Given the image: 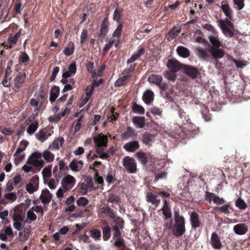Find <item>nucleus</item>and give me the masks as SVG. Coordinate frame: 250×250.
I'll return each instance as SVG.
<instances>
[{
	"label": "nucleus",
	"mask_w": 250,
	"mask_h": 250,
	"mask_svg": "<svg viewBox=\"0 0 250 250\" xmlns=\"http://www.w3.org/2000/svg\"><path fill=\"white\" fill-rule=\"evenodd\" d=\"M93 140L95 145L96 152L102 159H106L109 155L104 151L107 146V137L102 133L95 135L93 137Z\"/></svg>",
	"instance_id": "nucleus-1"
},
{
	"label": "nucleus",
	"mask_w": 250,
	"mask_h": 250,
	"mask_svg": "<svg viewBox=\"0 0 250 250\" xmlns=\"http://www.w3.org/2000/svg\"><path fill=\"white\" fill-rule=\"evenodd\" d=\"M175 224L172 228L173 234L177 237L181 236L186 231L184 218L178 214H175Z\"/></svg>",
	"instance_id": "nucleus-2"
},
{
	"label": "nucleus",
	"mask_w": 250,
	"mask_h": 250,
	"mask_svg": "<svg viewBox=\"0 0 250 250\" xmlns=\"http://www.w3.org/2000/svg\"><path fill=\"white\" fill-rule=\"evenodd\" d=\"M219 26L224 34L230 37L234 36V26L228 18L224 20H218Z\"/></svg>",
	"instance_id": "nucleus-3"
},
{
	"label": "nucleus",
	"mask_w": 250,
	"mask_h": 250,
	"mask_svg": "<svg viewBox=\"0 0 250 250\" xmlns=\"http://www.w3.org/2000/svg\"><path fill=\"white\" fill-rule=\"evenodd\" d=\"M123 165L129 173H134L137 171V164L134 158L129 156L123 159Z\"/></svg>",
	"instance_id": "nucleus-4"
},
{
	"label": "nucleus",
	"mask_w": 250,
	"mask_h": 250,
	"mask_svg": "<svg viewBox=\"0 0 250 250\" xmlns=\"http://www.w3.org/2000/svg\"><path fill=\"white\" fill-rule=\"evenodd\" d=\"M75 178L71 175L65 176L62 180V186L65 190L72 188L76 184Z\"/></svg>",
	"instance_id": "nucleus-5"
},
{
	"label": "nucleus",
	"mask_w": 250,
	"mask_h": 250,
	"mask_svg": "<svg viewBox=\"0 0 250 250\" xmlns=\"http://www.w3.org/2000/svg\"><path fill=\"white\" fill-rule=\"evenodd\" d=\"M39 179L38 176H35L31 178L30 182L26 185V191L30 193H33L39 189Z\"/></svg>",
	"instance_id": "nucleus-6"
},
{
	"label": "nucleus",
	"mask_w": 250,
	"mask_h": 250,
	"mask_svg": "<svg viewBox=\"0 0 250 250\" xmlns=\"http://www.w3.org/2000/svg\"><path fill=\"white\" fill-rule=\"evenodd\" d=\"M184 66V64L174 59L169 60L167 63V66L168 69L173 73L177 72L180 70H183Z\"/></svg>",
	"instance_id": "nucleus-7"
},
{
	"label": "nucleus",
	"mask_w": 250,
	"mask_h": 250,
	"mask_svg": "<svg viewBox=\"0 0 250 250\" xmlns=\"http://www.w3.org/2000/svg\"><path fill=\"white\" fill-rule=\"evenodd\" d=\"M209 52L214 59L222 58L225 55L224 50L219 47H211L209 49Z\"/></svg>",
	"instance_id": "nucleus-8"
},
{
	"label": "nucleus",
	"mask_w": 250,
	"mask_h": 250,
	"mask_svg": "<svg viewBox=\"0 0 250 250\" xmlns=\"http://www.w3.org/2000/svg\"><path fill=\"white\" fill-rule=\"evenodd\" d=\"M183 70L187 75L193 79L196 78L199 74L198 70L196 68L188 65H184L183 67Z\"/></svg>",
	"instance_id": "nucleus-9"
},
{
	"label": "nucleus",
	"mask_w": 250,
	"mask_h": 250,
	"mask_svg": "<svg viewBox=\"0 0 250 250\" xmlns=\"http://www.w3.org/2000/svg\"><path fill=\"white\" fill-rule=\"evenodd\" d=\"M163 78L161 75L151 74L148 77V81L150 83H153L159 86L162 89L164 88V86L161 85Z\"/></svg>",
	"instance_id": "nucleus-10"
},
{
	"label": "nucleus",
	"mask_w": 250,
	"mask_h": 250,
	"mask_svg": "<svg viewBox=\"0 0 250 250\" xmlns=\"http://www.w3.org/2000/svg\"><path fill=\"white\" fill-rule=\"evenodd\" d=\"M52 197V194L47 189L42 190L40 196L42 203L44 205L49 204L50 202Z\"/></svg>",
	"instance_id": "nucleus-11"
},
{
	"label": "nucleus",
	"mask_w": 250,
	"mask_h": 250,
	"mask_svg": "<svg viewBox=\"0 0 250 250\" xmlns=\"http://www.w3.org/2000/svg\"><path fill=\"white\" fill-rule=\"evenodd\" d=\"M13 236V232L12 228L10 227H7L4 229L0 230V240L2 241L7 240V236Z\"/></svg>",
	"instance_id": "nucleus-12"
},
{
	"label": "nucleus",
	"mask_w": 250,
	"mask_h": 250,
	"mask_svg": "<svg viewBox=\"0 0 250 250\" xmlns=\"http://www.w3.org/2000/svg\"><path fill=\"white\" fill-rule=\"evenodd\" d=\"M190 222L192 228L196 229L200 226L201 223L199 220L198 215L194 211L192 212L190 214Z\"/></svg>",
	"instance_id": "nucleus-13"
},
{
	"label": "nucleus",
	"mask_w": 250,
	"mask_h": 250,
	"mask_svg": "<svg viewBox=\"0 0 250 250\" xmlns=\"http://www.w3.org/2000/svg\"><path fill=\"white\" fill-rule=\"evenodd\" d=\"M138 141H133L124 145V148L128 152H134L139 148Z\"/></svg>",
	"instance_id": "nucleus-14"
},
{
	"label": "nucleus",
	"mask_w": 250,
	"mask_h": 250,
	"mask_svg": "<svg viewBox=\"0 0 250 250\" xmlns=\"http://www.w3.org/2000/svg\"><path fill=\"white\" fill-rule=\"evenodd\" d=\"M25 77V73H19L14 80L15 87L17 88H20L23 84Z\"/></svg>",
	"instance_id": "nucleus-15"
},
{
	"label": "nucleus",
	"mask_w": 250,
	"mask_h": 250,
	"mask_svg": "<svg viewBox=\"0 0 250 250\" xmlns=\"http://www.w3.org/2000/svg\"><path fill=\"white\" fill-rule=\"evenodd\" d=\"M155 138L156 135L146 132L143 135L142 140L144 144L148 145L155 141Z\"/></svg>",
	"instance_id": "nucleus-16"
},
{
	"label": "nucleus",
	"mask_w": 250,
	"mask_h": 250,
	"mask_svg": "<svg viewBox=\"0 0 250 250\" xmlns=\"http://www.w3.org/2000/svg\"><path fill=\"white\" fill-rule=\"evenodd\" d=\"M109 26V22L107 21V18H105L103 20L100 30L99 36L100 38L104 39L105 35L108 33V27Z\"/></svg>",
	"instance_id": "nucleus-17"
},
{
	"label": "nucleus",
	"mask_w": 250,
	"mask_h": 250,
	"mask_svg": "<svg viewBox=\"0 0 250 250\" xmlns=\"http://www.w3.org/2000/svg\"><path fill=\"white\" fill-rule=\"evenodd\" d=\"M154 97V93L150 90H147L144 93L143 99L146 104H149L153 102Z\"/></svg>",
	"instance_id": "nucleus-18"
},
{
	"label": "nucleus",
	"mask_w": 250,
	"mask_h": 250,
	"mask_svg": "<svg viewBox=\"0 0 250 250\" xmlns=\"http://www.w3.org/2000/svg\"><path fill=\"white\" fill-rule=\"evenodd\" d=\"M83 162L81 160H73L69 164L70 168L75 172L79 171L83 167Z\"/></svg>",
	"instance_id": "nucleus-19"
},
{
	"label": "nucleus",
	"mask_w": 250,
	"mask_h": 250,
	"mask_svg": "<svg viewBox=\"0 0 250 250\" xmlns=\"http://www.w3.org/2000/svg\"><path fill=\"white\" fill-rule=\"evenodd\" d=\"M211 243L214 249H220L222 246L221 242L218 235L215 232L211 235Z\"/></svg>",
	"instance_id": "nucleus-20"
},
{
	"label": "nucleus",
	"mask_w": 250,
	"mask_h": 250,
	"mask_svg": "<svg viewBox=\"0 0 250 250\" xmlns=\"http://www.w3.org/2000/svg\"><path fill=\"white\" fill-rule=\"evenodd\" d=\"M233 230L237 234L243 235L247 232L248 229L245 225L239 224L234 226Z\"/></svg>",
	"instance_id": "nucleus-21"
},
{
	"label": "nucleus",
	"mask_w": 250,
	"mask_h": 250,
	"mask_svg": "<svg viewBox=\"0 0 250 250\" xmlns=\"http://www.w3.org/2000/svg\"><path fill=\"white\" fill-rule=\"evenodd\" d=\"M132 122L137 128H143L146 124L145 118L144 117H134L132 119Z\"/></svg>",
	"instance_id": "nucleus-22"
},
{
	"label": "nucleus",
	"mask_w": 250,
	"mask_h": 250,
	"mask_svg": "<svg viewBox=\"0 0 250 250\" xmlns=\"http://www.w3.org/2000/svg\"><path fill=\"white\" fill-rule=\"evenodd\" d=\"M181 31L180 27H174L167 34L166 38L169 41H171L177 37Z\"/></svg>",
	"instance_id": "nucleus-23"
},
{
	"label": "nucleus",
	"mask_w": 250,
	"mask_h": 250,
	"mask_svg": "<svg viewBox=\"0 0 250 250\" xmlns=\"http://www.w3.org/2000/svg\"><path fill=\"white\" fill-rule=\"evenodd\" d=\"M146 201L148 202L151 203L152 204L156 206V207L158 206L160 202V200L157 198L156 195L151 192L147 193Z\"/></svg>",
	"instance_id": "nucleus-24"
},
{
	"label": "nucleus",
	"mask_w": 250,
	"mask_h": 250,
	"mask_svg": "<svg viewBox=\"0 0 250 250\" xmlns=\"http://www.w3.org/2000/svg\"><path fill=\"white\" fill-rule=\"evenodd\" d=\"M60 93V88L59 86H55L51 89L49 100L53 103L57 98Z\"/></svg>",
	"instance_id": "nucleus-25"
},
{
	"label": "nucleus",
	"mask_w": 250,
	"mask_h": 250,
	"mask_svg": "<svg viewBox=\"0 0 250 250\" xmlns=\"http://www.w3.org/2000/svg\"><path fill=\"white\" fill-rule=\"evenodd\" d=\"M196 55L201 59L206 60L208 58V51L201 47H196Z\"/></svg>",
	"instance_id": "nucleus-26"
},
{
	"label": "nucleus",
	"mask_w": 250,
	"mask_h": 250,
	"mask_svg": "<svg viewBox=\"0 0 250 250\" xmlns=\"http://www.w3.org/2000/svg\"><path fill=\"white\" fill-rule=\"evenodd\" d=\"M135 156L142 164L145 166L147 165L148 163L147 157L144 152L138 151L136 153Z\"/></svg>",
	"instance_id": "nucleus-27"
},
{
	"label": "nucleus",
	"mask_w": 250,
	"mask_h": 250,
	"mask_svg": "<svg viewBox=\"0 0 250 250\" xmlns=\"http://www.w3.org/2000/svg\"><path fill=\"white\" fill-rule=\"evenodd\" d=\"M36 136L37 139L42 142L45 141L49 137L46 129H43L41 130L37 133Z\"/></svg>",
	"instance_id": "nucleus-28"
},
{
	"label": "nucleus",
	"mask_w": 250,
	"mask_h": 250,
	"mask_svg": "<svg viewBox=\"0 0 250 250\" xmlns=\"http://www.w3.org/2000/svg\"><path fill=\"white\" fill-rule=\"evenodd\" d=\"M162 210L165 220H167L168 218L171 217L172 215L171 210L170 208L168 207L167 202L166 200H165L164 201V206Z\"/></svg>",
	"instance_id": "nucleus-29"
},
{
	"label": "nucleus",
	"mask_w": 250,
	"mask_h": 250,
	"mask_svg": "<svg viewBox=\"0 0 250 250\" xmlns=\"http://www.w3.org/2000/svg\"><path fill=\"white\" fill-rule=\"evenodd\" d=\"M178 54L183 58H188L190 54L189 50L182 46H178L177 48Z\"/></svg>",
	"instance_id": "nucleus-30"
},
{
	"label": "nucleus",
	"mask_w": 250,
	"mask_h": 250,
	"mask_svg": "<svg viewBox=\"0 0 250 250\" xmlns=\"http://www.w3.org/2000/svg\"><path fill=\"white\" fill-rule=\"evenodd\" d=\"M123 76L122 77L119 78L114 83V85L116 87H119L122 86L125 82L130 77L128 74H124V72H123Z\"/></svg>",
	"instance_id": "nucleus-31"
},
{
	"label": "nucleus",
	"mask_w": 250,
	"mask_h": 250,
	"mask_svg": "<svg viewBox=\"0 0 250 250\" xmlns=\"http://www.w3.org/2000/svg\"><path fill=\"white\" fill-rule=\"evenodd\" d=\"M30 164H32V166L34 167L39 171L44 165V162L42 160H37L29 161Z\"/></svg>",
	"instance_id": "nucleus-32"
},
{
	"label": "nucleus",
	"mask_w": 250,
	"mask_h": 250,
	"mask_svg": "<svg viewBox=\"0 0 250 250\" xmlns=\"http://www.w3.org/2000/svg\"><path fill=\"white\" fill-rule=\"evenodd\" d=\"M21 31L20 30L18 33L15 34L13 37L9 38L8 43L9 45V48H12L13 45L15 44L17 42L18 39L21 36Z\"/></svg>",
	"instance_id": "nucleus-33"
},
{
	"label": "nucleus",
	"mask_w": 250,
	"mask_h": 250,
	"mask_svg": "<svg viewBox=\"0 0 250 250\" xmlns=\"http://www.w3.org/2000/svg\"><path fill=\"white\" fill-rule=\"evenodd\" d=\"M221 7L226 16L231 15L232 10L230 8L228 3L226 2H222Z\"/></svg>",
	"instance_id": "nucleus-34"
},
{
	"label": "nucleus",
	"mask_w": 250,
	"mask_h": 250,
	"mask_svg": "<svg viewBox=\"0 0 250 250\" xmlns=\"http://www.w3.org/2000/svg\"><path fill=\"white\" fill-rule=\"evenodd\" d=\"M74 51V43L72 42H69L68 47L64 49L63 53L65 56H69L73 53Z\"/></svg>",
	"instance_id": "nucleus-35"
},
{
	"label": "nucleus",
	"mask_w": 250,
	"mask_h": 250,
	"mask_svg": "<svg viewBox=\"0 0 250 250\" xmlns=\"http://www.w3.org/2000/svg\"><path fill=\"white\" fill-rule=\"evenodd\" d=\"M137 135V132L135 130L131 127H129L127 128V131L124 133V138L125 139H127L129 137H133L136 136Z\"/></svg>",
	"instance_id": "nucleus-36"
},
{
	"label": "nucleus",
	"mask_w": 250,
	"mask_h": 250,
	"mask_svg": "<svg viewBox=\"0 0 250 250\" xmlns=\"http://www.w3.org/2000/svg\"><path fill=\"white\" fill-rule=\"evenodd\" d=\"M209 41L213 45L214 47H219L221 46V42L219 40L218 37L215 36H210L209 37Z\"/></svg>",
	"instance_id": "nucleus-37"
},
{
	"label": "nucleus",
	"mask_w": 250,
	"mask_h": 250,
	"mask_svg": "<svg viewBox=\"0 0 250 250\" xmlns=\"http://www.w3.org/2000/svg\"><path fill=\"white\" fill-rule=\"evenodd\" d=\"M42 156L44 160L49 162H52L54 159V154L48 150L44 151L42 154Z\"/></svg>",
	"instance_id": "nucleus-38"
},
{
	"label": "nucleus",
	"mask_w": 250,
	"mask_h": 250,
	"mask_svg": "<svg viewBox=\"0 0 250 250\" xmlns=\"http://www.w3.org/2000/svg\"><path fill=\"white\" fill-rule=\"evenodd\" d=\"M91 236L95 240H99L100 239L101 234V231L97 229H93L90 231Z\"/></svg>",
	"instance_id": "nucleus-39"
},
{
	"label": "nucleus",
	"mask_w": 250,
	"mask_h": 250,
	"mask_svg": "<svg viewBox=\"0 0 250 250\" xmlns=\"http://www.w3.org/2000/svg\"><path fill=\"white\" fill-rule=\"evenodd\" d=\"M78 188L79 192L82 195H85L87 193L88 188L85 183H82L79 184Z\"/></svg>",
	"instance_id": "nucleus-40"
},
{
	"label": "nucleus",
	"mask_w": 250,
	"mask_h": 250,
	"mask_svg": "<svg viewBox=\"0 0 250 250\" xmlns=\"http://www.w3.org/2000/svg\"><path fill=\"white\" fill-rule=\"evenodd\" d=\"M63 142L62 138H58L56 139L52 144L51 147L55 149H59L60 146H61Z\"/></svg>",
	"instance_id": "nucleus-41"
},
{
	"label": "nucleus",
	"mask_w": 250,
	"mask_h": 250,
	"mask_svg": "<svg viewBox=\"0 0 250 250\" xmlns=\"http://www.w3.org/2000/svg\"><path fill=\"white\" fill-rule=\"evenodd\" d=\"M39 124L38 122H35L31 124L27 128V132L31 135L34 133L38 127Z\"/></svg>",
	"instance_id": "nucleus-42"
},
{
	"label": "nucleus",
	"mask_w": 250,
	"mask_h": 250,
	"mask_svg": "<svg viewBox=\"0 0 250 250\" xmlns=\"http://www.w3.org/2000/svg\"><path fill=\"white\" fill-rule=\"evenodd\" d=\"M42 153L36 151L32 153L28 158L29 161L40 160L42 157Z\"/></svg>",
	"instance_id": "nucleus-43"
},
{
	"label": "nucleus",
	"mask_w": 250,
	"mask_h": 250,
	"mask_svg": "<svg viewBox=\"0 0 250 250\" xmlns=\"http://www.w3.org/2000/svg\"><path fill=\"white\" fill-rule=\"evenodd\" d=\"M70 106L71 105H68V104H67L65 110L62 112V114H57L55 115L56 122L60 120L61 118L64 116L66 113H68L69 112L70 109Z\"/></svg>",
	"instance_id": "nucleus-44"
},
{
	"label": "nucleus",
	"mask_w": 250,
	"mask_h": 250,
	"mask_svg": "<svg viewBox=\"0 0 250 250\" xmlns=\"http://www.w3.org/2000/svg\"><path fill=\"white\" fill-rule=\"evenodd\" d=\"M51 169L52 166H48L47 167L44 168L42 171V174L44 177H50L51 175Z\"/></svg>",
	"instance_id": "nucleus-45"
},
{
	"label": "nucleus",
	"mask_w": 250,
	"mask_h": 250,
	"mask_svg": "<svg viewBox=\"0 0 250 250\" xmlns=\"http://www.w3.org/2000/svg\"><path fill=\"white\" fill-rule=\"evenodd\" d=\"M4 198L11 202H14L17 198V195L15 192H9L4 195Z\"/></svg>",
	"instance_id": "nucleus-46"
},
{
	"label": "nucleus",
	"mask_w": 250,
	"mask_h": 250,
	"mask_svg": "<svg viewBox=\"0 0 250 250\" xmlns=\"http://www.w3.org/2000/svg\"><path fill=\"white\" fill-rule=\"evenodd\" d=\"M132 110L136 113L144 114L145 113L144 108L137 104H135L132 107Z\"/></svg>",
	"instance_id": "nucleus-47"
},
{
	"label": "nucleus",
	"mask_w": 250,
	"mask_h": 250,
	"mask_svg": "<svg viewBox=\"0 0 250 250\" xmlns=\"http://www.w3.org/2000/svg\"><path fill=\"white\" fill-rule=\"evenodd\" d=\"M77 204L79 206L85 207L88 204V200L84 197H81L77 200Z\"/></svg>",
	"instance_id": "nucleus-48"
},
{
	"label": "nucleus",
	"mask_w": 250,
	"mask_h": 250,
	"mask_svg": "<svg viewBox=\"0 0 250 250\" xmlns=\"http://www.w3.org/2000/svg\"><path fill=\"white\" fill-rule=\"evenodd\" d=\"M122 30V25L121 23H119L118 25L116 30L114 31L112 34V37L113 38H120L121 31Z\"/></svg>",
	"instance_id": "nucleus-49"
},
{
	"label": "nucleus",
	"mask_w": 250,
	"mask_h": 250,
	"mask_svg": "<svg viewBox=\"0 0 250 250\" xmlns=\"http://www.w3.org/2000/svg\"><path fill=\"white\" fill-rule=\"evenodd\" d=\"M111 229L110 228L107 226L103 229V237H105L106 239L110 238L111 236Z\"/></svg>",
	"instance_id": "nucleus-50"
},
{
	"label": "nucleus",
	"mask_w": 250,
	"mask_h": 250,
	"mask_svg": "<svg viewBox=\"0 0 250 250\" xmlns=\"http://www.w3.org/2000/svg\"><path fill=\"white\" fill-rule=\"evenodd\" d=\"M30 233V229H25L22 231L19 232V235H20L23 240H26L29 236Z\"/></svg>",
	"instance_id": "nucleus-51"
},
{
	"label": "nucleus",
	"mask_w": 250,
	"mask_h": 250,
	"mask_svg": "<svg viewBox=\"0 0 250 250\" xmlns=\"http://www.w3.org/2000/svg\"><path fill=\"white\" fill-rule=\"evenodd\" d=\"M235 8L241 10L244 6V0H233Z\"/></svg>",
	"instance_id": "nucleus-52"
},
{
	"label": "nucleus",
	"mask_w": 250,
	"mask_h": 250,
	"mask_svg": "<svg viewBox=\"0 0 250 250\" xmlns=\"http://www.w3.org/2000/svg\"><path fill=\"white\" fill-rule=\"evenodd\" d=\"M119 201V197L115 194H110L108 196L107 201L112 203L116 204Z\"/></svg>",
	"instance_id": "nucleus-53"
},
{
	"label": "nucleus",
	"mask_w": 250,
	"mask_h": 250,
	"mask_svg": "<svg viewBox=\"0 0 250 250\" xmlns=\"http://www.w3.org/2000/svg\"><path fill=\"white\" fill-rule=\"evenodd\" d=\"M114 221L115 224L114 226H118V229H122L124 227V222L122 218L118 217L114 220Z\"/></svg>",
	"instance_id": "nucleus-54"
},
{
	"label": "nucleus",
	"mask_w": 250,
	"mask_h": 250,
	"mask_svg": "<svg viewBox=\"0 0 250 250\" xmlns=\"http://www.w3.org/2000/svg\"><path fill=\"white\" fill-rule=\"evenodd\" d=\"M27 219L30 221H35L37 219V216L31 208L28 210L27 212Z\"/></svg>",
	"instance_id": "nucleus-55"
},
{
	"label": "nucleus",
	"mask_w": 250,
	"mask_h": 250,
	"mask_svg": "<svg viewBox=\"0 0 250 250\" xmlns=\"http://www.w3.org/2000/svg\"><path fill=\"white\" fill-rule=\"evenodd\" d=\"M163 110L161 108L153 107L150 109V112L155 116H161Z\"/></svg>",
	"instance_id": "nucleus-56"
},
{
	"label": "nucleus",
	"mask_w": 250,
	"mask_h": 250,
	"mask_svg": "<svg viewBox=\"0 0 250 250\" xmlns=\"http://www.w3.org/2000/svg\"><path fill=\"white\" fill-rule=\"evenodd\" d=\"M165 77L168 80L174 81L176 78V75L172 72L167 71L164 73Z\"/></svg>",
	"instance_id": "nucleus-57"
},
{
	"label": "nucleus",
	"mask_w": 250,
	"mask_h": 250,
	"mask_svg": "<svg viewBox=\"0 0 250 250\" xmlns=\"http://www.w3.org/2000/svg\"><path fill=\"white\" fill-rule=\"evenodd\" d=\"M235 205L241 209H245L247 207V205L245 202L241 199L237 200L235 202Z\"/></svg>",
	"instance_id": "nucleus-58"
},
{
	"label": "nucleus",
	"mask_w": 250,
	"mask_h": 250,
	"mask_svg": "<svg viewBox=\"0 0 250 250\" xmlns=\"http://www.w3.org/2000/svg\"><path fill=\"white\" fill-rule=\"evenodd\" d=\"M29 161V160L27 159L26 164L22 167V169L26 173H28L32 171V164H30Z\"/></svg>",
	"instance_id": "nucleus-59"
},
{
	"label": "nucleus",
	"mask_w": 250,
	"mask_h": 250,
	"mask_svg": "<svg viewBox=\"0 0 250 250\" xmlns=\"http://www.w3.org/2000/svg\"><path fill=\"white\" fill-rule=\"evenodd\" d=\"M87 31L86 29H84L82 30L81 35V41L80 43L81 44H83L87 38Z\"/></svg>",
	"instance_id": "nucleus-60"
},
{
	"label": "nucleus",
	"mask_w": 250,
	"mask_h": 250,
	"mask_svg": "<svg viewBox=\"0 0 250 250\" xmlns=\"http://www.w3.org/2000/svg\"><path fill=\"white\" fill-rule=\"evenodd\" d=\"M94 91V86L93 85H90L87 86L86 89L85 96L90 98L92 95Z\"/></svg>",
	"instance_id": "nucleus-61"
},
{
	"label": "nucleus",
	"mask_w": 250,
	"mask_h": 250,
	"mask_svg": "<svg viewBox=\"0 0 250 250\" xmlns=\"http://www.w3.org/2000/svg\"><path fill=\"white\" fill-rule=\"evenodd\" d=\"M58 184L57 182L54 179H51L48 183V186L51 189H55Z\"/></svg>",
	"instance_id": "nucleus-62"
},
{
	"label": "nucleus",
	"mask_w": 250,
	"mask_h": 250,
	"mask_svg": "<svg viewBox=\"0 0 250 250\" xmlns=\"http://www.w3.org/2000/svg\"><path fill=\"white\" fill-rule=\"evenodd\" d=\"M135 66V64L130 65L129 68L124 70V74H128L130 77L131 73L134 71Z\"/></svg>",
	"instance_id": "nucleus-63"
},
{
	"label": "nucleus",
	"mask_w": 250,
	"mask_h": 250,
	"mask_svg": "<svg viewBox=\"0 0 250 250\" xmlns=\"http://www.w3.org/2000/svg\"><path fill=\"white\" fill-rule=\"evenodd\" d=\"M29 58L25 53H23L19 58V61L21 63L26 62L29 61Z\"/></svg>",
	"instance_id": "nucleus-64"
}]
</instances>
